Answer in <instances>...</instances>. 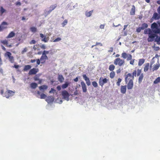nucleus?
<instances>
[{
  "label": "nucleus",
  "mask_w": 160,
  "mask_h": 160,
  "mask_svg": "<svg viewBox=\"0 0 160 160\" xmlns=\"http://www.w3.org/2000/svg\"><path fill=\"white\" fill-rule=\"evenodd\" d=\"M130 54H127L126 52H123L121 54L122 57L124 59H126L128 57V55Z\"/></svg>",
  "instance_id": "nucleus-23"
},
{
  "label": "nucleus",
  "mask_w": 160,
  "mask_h": 160,
  "mask_svg": "<svg viewBox=\"0 0 160 160\" xmlns=\"http://www.w3.org/2000/svg\"><path fill=\"white\" fill-rule=\"evenodd\" d=\"M67 23L68 20L66 19L65 20L62 24V26L63 27H64V26L67 24Z\"/></svg>",
  "instance_id": "nucleus-46"
},
{
  "label": "nucleus",
  "mask_w": 160,
  "mask_h": 160,
  "mask_svg": "<svg viewBox=\"0 0 160 160\" xmlns=\"http://www.w3.org/2000/svg\"><path fill=\"white\" fill-rule=\"evenodd\" d=\"M12 54L11 52H7L5 54V57H8L9 58V61L12 63L14 62V59L13 56H12Z\"/></svg>",
  "instance_id": "nucleus-6"
},
{
  "label": "nucleus",
  "mask_w": 160,
  "mask_h": 160,
  "mask_svg": "<svg viewBox=\"0 0 160 160\" xmlns=\"http://www.w3.org/2000/svg\"><path fill=\"white\" fill-rule=\"evenodd\" d=\"M28 50V49L26 47L24 48L23 49L21 53L22 54H24L25 52H27Z\"/></svg>",
  "instance_id": "nucleus-49"
},
{
  "label": "nucleus",
  "mask_w": 160,
  "mask_h": 160,
  "mask_svg": "<svg viewBox=\"0 0 160 160\" xmlns=\"http://www.w3.org/2000/svg\"><path fill=\"white\" fill-rule=\"evenodd\" d=\"M137 71L136 70H134L133 73H132V76H133V77L134 76L136 77L137 75Z\"/></svg>",
  "instance_id": "nucleus-51"
},
{
  "label": "nucleus",
  "mask_w": 160,
  "mask_h": 160,
  "mask_svg": "<svg viewBox=\"0 0 160 160\" xmlns=\"http://www.w3.org/2000/svg\"><path fill=\"white\" fill-rule=\"evenodd\" d=\"M36 42V41L34 40H31L29 42L30 44H35Z\"/></svg>",
  "instance_id": "nucleus-53"
},
{
  "label": "nucleus",
  "mask_w": 160,
  "mask_h": 160,
  "mask_svg": "<svg viewBox=\"0 0 160 160\" xmlns=\"http://www.w3.org/2000/svg\"><path fill=\"white\" fill-rule=\"evenodd\" d=\"M115 73L114 71H112L110 73V77L111 78H113L115 76Z\"/></svg>",
  "instance_id": "nucleus-34"
},
{
  "label": "nucleus",
  "mask_w": 160,
  "mask_h": 160,
  "mask_svg": "<svg viewBox=\"0 0 160 160\" xmlns=\"http://www.w3.org/2000/svg\"><path fill=\"white\" fill-rule=\"evenodd\" d=\"M114 64L119 67H123L125 64V61L120 58H117L114 60Z\"/></svg>",
  "instance_id": "nucleus-2"
},
{
  "label": "nucleus",
  "mask_w": 160,
  "mask_h": 160,
  "mask_svg": "<svg viewBox=\"0 0 160 160\" xmlns=\"http://www.w3.org/2000/svg\"><path fill=\"white\" fill-rule=\"evenodd\" d=\"M154 33V32L152 31L150 34H148V37L147 39V40L148 42H152L154 40L156 34V33Z\"/></svg>",
  "instance_id": "nucleus-5"
},
{
  "label": "nucleus",
  "mask_w": 160,
  "mask_h": 160,
  "mask_svg": "<svg viewBox=\"0 0 160 160\" xmlns=\"http://www.w3.org/2000/svg\"><path fill=\"white\" fill-rule=\"evenodd\" d=\"M104 28V25L103 24H101L100 26V28L101 29H103Z\"/></svg>",
  "instance_id": "nucleus-62"
},
{
  "label": "nucleus",
  "mask_w": 160,
  "mask_h": 160,
  "mask_svg": "<svg viewBox=\"0 0 160 160\" xmlns=\"http://www.w3.org/2000/svg\"><path fill=\"white\" fill-rule=\"evenodd\" d=\"M39 45H38L34 46L33 47V49L35 51L37 49V48L38 47V46Z\"/></svg>",
  "instance_id": "nucleus-59"
},
{
  "label": "nucleus",
  "mask_w": 160,
  "mask_h": 160,
  "mask_svg": "<svg viewBox=\"0 0 160 160\" xmlns=\"http://www.w3.org/2000/svg\"><path fill=\"white\" fill-rule=\"evenodd\" d=\"M40 47L41 48H42V49H45L46 48V47L44 45V44H42V45L41 46H40Z\"/></svg>",
  "instance_id": "nucleus-58"
},
{
  "label": "nucleus",
  "mask_w": 160,
  "mask_h": 160,
  "mask_svg": "<svg viewBox=\"0 0 160 160\" xmlns=\"http://www.w3.org/2000/svg\"><path fill=\"white\" fill-rule=\"evenodd\" d=\"M143 78V74L141 73L138 78V82L139 83H141Z\"/></svg>",
  "instance_id": "nucleus-27"
},
{
  "label": "nucleus",
  "mask_w": 160,
  "mask_h": 160,
  "mask_svg": "<svg viewBox=\"0 0 160 160\" xmlns=\"http://www.w3.org/2000/svg\"><path fill=\"white\" fill-rule=\"evenodd\" d=\"M92 86L95 88H97L98 86V83L96 81H93L92 82Z\"/></svg>",
  "instance_id": "nucleus-41"
},
{
  "label": "nucleus",
  "mask_w": 160,
  "mask_h": 160,
  "mask_svg": "<svg viewBox=\"0 0 160 160\" xmlns=\"http://www.w3.org/2000/svg\"><path fill=\"white\" fill-rule=\"evenodd\" d=\"M121 72V70L120 68H119L116 71V72L117 74H118L120 73Z\"/></svg>",
  "instance_id": "nucleus-61"
},
{
  "label": "nucleus",
  "mask_w": 160,
  "mask_h": 160,
  "mask_svg": "<svg viewBox=\"0 0 160 160\" xmlns=\"http://www.w3.org/2000/svg\"><path fill=\"white\" fill-rule=\"evenodd\" d=\"M62 95L63 98L67 101L69 100L70 95L69 93L67 91L64 90L62 91Z\"/></svg>",
  "instance_id": "nucleus-8"
},
{
  "label": "nucleus",
  "mask_w": 160,
  "mask_h": 160,
  "mask_svg": "<svg viewBox=\"0 0 160 160\" xmlns=\"http://www.w3.org/2000/svg\"><path fill=\"white\" fill-rule=\"evenodd\" d=\"M40 37L42 38V41L44 42H47L49 39V37H46L42 33L40 34Z\"/></svg>",
  "instance_id": "nucleus-10"
},
{
  "label": "nucleus",
  "mask_w": 160,
  "mask_h": 160,
  "mask_svg": "<svg viewBox=\"0 0 160 160\" xmlns=\"http://www.w3.org/2000/svg\"><path fill=\"white\" fill-rule=\"evenodd\" d=\"M152 18L155 20L158 19L160 18V15L157 13H154L153 14Z\"/></svg>",
  "instance_id": "nucleus-20"
},
{
  "label": "nucleus",
  "mask_w": 160,
  "mask_h": 160,
  "mask_svg": "<svg viewBox=\"0 0 160 160\" xmlns=\"http://www.w3.org/2000/svg\"><path fill=\"white\" fill-rule=\"evenodd\" d=\"M36 61L37 62V65L35 66V67H37L38 65L40 64L41 62H40L41 61L40 59H37Z\"/></svg>",
  "instance_id": "nucleus-45"
},
{
  "label": "nucleus",
  "mask_w": 160,
  "mask_h": 160,
  "mask_svg": "<svg viewBox=\"0 0 160 160\" xmlns=\"http://www.w3.org/2000/svg\"><path fill=\"white\" fill-rule=\"evenodd\" d=\"M57 7V5L56 4H55L54 5H52L50 6V10H52V11L54 9H55Z\"/></svg>",
  "instance_id": "nucleus-36"
},
{
  "label": "nucleus",
  "mask_w": 160,
  "mask_h": 160,
  "mask_svg": "<svg viewBox=\"0 0 160 160\" xmlns=\"http://www.w3.org/2000/svg\"><path fill=\"white\" fill-rule=\"evenodd\" d=\"M15 35V33L13 32L12 31L8 35L7 37L6 38H11L14 37Z\"/></svg>",
  "instance_id": "nucleus-19"
},
{
  "label": "nucleus",
  "mask_w": 160,
  "mask_h": 160,
  "mask_svg": "<svg viewBox=\"0 0 160 160\" xmlns=\"http://www.w3.org/2000/svg\"><path fill=\"white\" fill-rule=\"evenodd\" d=\"M1 42L4 45H6V46L8 44V41L7 40H2L1 41Z\"/></svg>",
  "instance_id": "nucleus-44"
},
{
  "label": "nucleus",
  "mask_w": 160,
  "mask_h": 160,
  "mask_svg": "<svg viewBox=\"0 0 160 160\" xmlns=\"http://www.w3.org/2000/svg\"><path fill=\"white\" fill-rule=\"evenodd\" d=\"M68 85L69 83L68 82H66L65 83L62 85V88L63 89L65 88L68 86Z\"/></svg>",
  "instance_id": "nucleus-37"
},
{
  "label": "nucleus",
  "mask_w": 160,
  "mask_h": 160,
  "mask_svg": "<svg viewBox=\"0 0 160 160\" xmlns=\"http://www.w3.org/2000/svg\"><path fill=\"white\" fill-rule=\"evenodd\" d=\"M145 59L144 58L140 59L139 60L138 62V65L139 66H141L145 62Z\"/></svg>",
  "instance_id": "nucleus-17"
},
{
  "label": "nucleus",
  "mask_w": 160,
  "mask_h": 160,
  "mask_svg": "<svg viewBox=\"0 0 160 160\" xmlns=\"http://www.w3.org/2000/svg\"><path fill=\"white\" fill-rule=\"evenodd\" d=\"M148 27V25L146 23H143L142 24V27H141L142 30H144L147 28Z\"/></svg>",
  "instance_id": "nucleus-35"
},
{
  "label": "nucleus",
  "mask_w": 160,
  "mask_h": 160,
  "mask_svg": "<svg viewBox=\"0 0 160 160\" xmlns=\"http://www.w3.org/2000/svg\"><path fill=\"white\" fill-rule=\"evenodd\" d=\"M132 56L131 54H129L128 55V57L127 58V61L130 60V64L132 65H133L135 61V59H132Z\"/></svg>",
  "instance_id": "nucleus-13"
},
{
  "label": "nucleus",
  "mask_w": 160,
  "mask_h": 160,
  "mask_svg": "<svg viewBox=\"0 0 160 160\" xmlns=\"http://www.w3.org/2000/svg\"><path fill=\"white\" fill-rule=\"evenodd\" d=\"M57 89L58 90L60 91L61 89V87L60 86H58L57 87Z\"/></svg>",
  "instance_id": "nucleus-64"
},
{
  "label": "nucleus",
  "mask_w": 160,
  "mask_h": 160,
  "mask_svg": "<svg viewBox=\"0 0 160 160\" xmlns=\"http://www.w3.org/2000/svg\"><path fill=\"white\" fill-rule=\"evenodd\" d=\"M97 45H100V46H102V44L100 42H97L96 43L95 45V46H97Z\"/></svg>",
  "instance_id": "nucleus-57"
},
{
  "label": "nucleus",
  "mask_w": 160,
  "mask_h": 160,
  "mask_svg": "<svg viewBox=\"0 0 160 160\" xmlns=\"http://www.w3.org/2000/svg\"><path fill=\"white\" fill-rule=\"evenodd\" d=\"M47 96L44 93L40 95V98L41 99H45Z\"/></svg>",
  "instance_id": "nucleus-48"
},
{
  "label": "nucleus",
  "mask_w": 160,
  "mask_h": 160,
  "mask_svg": "<svg viewBox=\"0 0 160 160\" xmlns=\"http://www.w3.org/2000/svg\"><path fill=\"white\" fill-rule=\"evenodd\" d=\"M121 92L122 93L124 94L126 92L127 90V86H121Z\"/></svg>",
  "instance_id": "nucleus-15"
},
{
  "label": "nucleus",
  "mask_w": 160,
  "mask_h": 160,
  "mask_svg": "<svg viewBox=\"0 0 160 160\" xmlns=\"http://www.w3.org/2000/svg\"><path fill=\"white\" fill-rule=\"evenodd\" d=\"M160 82V77H158L154 81V83L155 84H157Z\"/></svg>",
  "instance_id": "nucleus-39"
},
{
  "label": "nucleus",
  "mask_w": 160,
  "mask_h": 160,
  "mask_svg": "<svg viewBox=\"0 0 160 160\" xmlns=\"http://www.w3.org/2000/svg\"><path fill=\"white\" fill-rule=\"evenodd\" d=\"M31 68V66L29 65H26L24 66L23 70L24 71H26L30 69Z\"/></svg>",
  "instance_id": "nucleus-18"
},
{
  "label": "nucleus",
  "mask_w": 160,
  "mask_h": 160,
  "mask_svg": "<svg viewBox=\"0 0 160 160\" xmlns=\"http://www.w3.org/2000/svg\"><path fill=\"white\" fill-rule=\"evenodd\" d=\"M127 73L126 72L125 74ZM125 82L127 84V88L128 90L131 89L133 86V80L134 77L132 76L131 73H129L127 74H125Z\"/></svg>",
  "instance_id": "nucleus-1"
},
{
  "label": "nucleus",
  "mask_w": 160,
  "mask_h": 160,
  "mask_svg": "<svg viewBox=\"0 0 160 160\" xmlns=\"http://www.w3.org/2000/svg\"><path fill=\"white\" fill-rule=\"evenodd\" d=\"M135 8L134 5L132 6V8L130 11V13L131 15H134L135 14Z\"/></svg>",
  "instance_id": "nucleus-22"
},
{
  "label": "nucleus",
  "mask_w": 160,
  "mask_h": 160,
  "mask_svg": "<svg viewBox=\"0 0 160 160\" xmlns=\"http://www.w3.org/2000/svg\"><path fill=\"white\" fill-rule=\"evenodd\" d=\"M81 84L82 86L83 92H87V87L84 82H81Z\"/></svg>",
  "instance_id": "nucleus-14"
},
{
  "label": "nucleus",
  "mask_w": 160,
  "mask_h": 160,
  "mask_svg": "<svg viewBox=\"0 0 160 160\" xmlns=\"http://www.w3.org/2000/svg\"><path fill=\"white\" fill-rule=\"evenodd\" d=\"M142 29L141 27H139L137 29L136 31L138 32H141Z\"/></svg>",
  "instance_id": "nucleus-54"
},
{
  "label": "nucleus",
  "mask_w": 160,
  "mask_h": 160,
  "mask_svg": "<svg viewBox=\"0 0 160 160\" xmlns=\"http://www.w3.org/2000/svg\"><path fill=\"white\" fill-rule=\"evenodd\" d=\"M160 50V48L158 47H155L154 48V50L158 51Z\"/></svg>",
  "instance_id": "nucleus-56"
},
{
  "label": "nucleus",
  "mask_w": 160,
  "mask_h": 160,
  "mask_svg": "<svg viewBox=\"0 0 160 160\" xmlns=\"http://www.w3.org/2000/svg\"><path fill=\"white\" fill-rule=\"evenodd\" d=\"M8 25L7 22H3L0 25V31H1L3 29L7 28L6 26Z\"/></svg>",
  "instance_id": "nucleus-11"
},
{
  "label": "nucleus",
  "mask_w": 160,
  "mask_h": 160,
  "mask_svg": "<svg viewBox=\"0 0 160 160\" xmlns=\"http://www.w3.org/2000/svg\"><path fill=\"white\" fill-rule=\"evenodd\" d=\"M14 94V92H13L10 90H8L6 92H5L4 94V96L7 98H8L9 97L12 96Z\"/></svg>",
  "instance_id": "nucleus-7"
},
{
  "label": "nucleus",
  "mask_w": 160,
  "mask_h": 160,
  "mask_svg": "<svg viewBox=\"0 0 160 160\" xmlns=\"http://www.w3.org/2000/svg\"><path fill=\"white\" fill-rule=\"evenodd\" d=\"M30 30L32 32H36L37 30V28L35 27H32L30 28Z\"/></svg>",
  "instance_id": "nucleus-38"
},
{
  "label": "nucleus",
  "mask_w": 160,
  "mask_h": 160,
  "mask_svg": "<svg viewBox=\"0 0 160 160\" xmlns=\"http://www.w3.org/2000/svg\"><path fill=\"white\" fill-rule=\"evenodd\" d=\"M84 79L86 81V83L87 85L88 86H90L91 85V82L89 79L87 77L86 74H84L82 75Z\"/></svg>",
  "instance_id": "nucleus-12"
},
{
  "label": "nucleus",
  "mask_w": 160,
  "mask_h": 160,
  "mask_svg": "<svg viewBox=\"0 0 160 160\" xmlns=\"http://www.w3.org/2000/svg\"><path fill=\"white\" fill-rule=\"evenodd\" d=\"M141 70L138 69L137 70V76H139L140 75V74H141Z\"/></svg>",
  "instance_id": "nucleus-50"
},
{
  "label": "nucleus",
  "mask_w": 160,
  "mask_h": 160,
  "mask_svg": "<svg viewBox=\"0 0 160 160\" xmlns=\"http://www.w3.org/2000/svg\"><path fill=\"white\" fill-rule=\"evenodd\" d=\"M38 71L39 70L38 68H33L30 70L28 74L29 75L35 74L38 72Z\"/></svg>",
  "instance_id": "nucleus-9"
},
{
  "label": "nucleus",
  "mask_w": 160,
  "mask_h": 160,
  "mask_svg": "<svg viewBox=\"0 0 160 160\" xmlns=\"http://www.w3.org/2000/svg\"><path fill=\"white\" fill-rule=\"evenodd\" d=\"M48 87L46 85H43L39 87V88L40 90H46L48 88Z\"/></svg>",
  "instance_id": "nucleus-24"
},
{
  "label": "nucleus",
  "mask_w": 160,
  "mask_h": 160,
  "mask_svg": "<svg viewBox=\"0 0 160 160\" xmlns=\"http://www.w3.org/2000/svg\"><path fill=\"white\" fill-rule=\"evenodd\" d=\"M92 12H93L92 10L90 11L89 12H86V13H85L87 17H90L92 15Z\"/></svg>",
  "instance_id": "nucleus-33"
},
{
  "label": "nucleus",
  "mask_w": 160,
  "mask_h": 160,
  "mask_svg": "<svg viewBox=\"0 0 160 160\" xmlns=\"http://www.w3.org/2000/svg\"><path fill=\"white\" fill-rule=\"evenodd\" d=\"M149 63H146L144 68V71L145 72H147L149 69Z\"/></svg>",
  "instance_id": "nucleus-16"
},
{
  "label": "nucleus",
  "mask_w": 160,
  "mask_h": 160,
  "mask_svg": "<svg viewBox=\"0 0 160 160\" xmlns=\"http://www.w3.org/2000/svg\"><path fill=\"white\" fill-rule=\"evenodd\" d=\"M121 81H122L121 79L120 78H118V81L116 83V84L118 86H120V82H121Z\"/></svg>",
  "instance_id": "nucleus-42"
},
{
  "label": "nucleus",
  "mask_w": 160,
  "mask_h": 160,
  "mask_svg": "<svg viewBox=\"0 0 160 160\" xmlns=\"http://www.w3.org/2000/svg\"><path fill=\"white\" fill-rule=\"evenodd\" d=\"M42 55L43 56V57L45 58V59H46V60L48 59V57L46 55L42 54Z\"/></svg>",
  "instance_id": "nucleus-60"
},
{
  "label": "nucleus",
  "mask_w": 160,
  "mask_h": 160,
  "mask_svg": "<svg viewBox=\"0 0 160 160\" xmlns=\"http://www.w3.org/2000/svg\"><path fill=\"white\" fill-rule=\"evenodd\" d=\"M115 66L113 64H111L109 67V70L111 71H113V70L115 69Z\"/></svg>",
  "instance_id": "nucleus-30"
},
{
  "label": "nucleus",
  "mask_w": 160,
  "mask_h": 160,
  "mask_svg": "<svg viewBox=\"0 0 160 160\" xmlns=\"http://www.w3.org/2000/svg\"><path fill=\"white\" fill-rule=\"evenodd\" d=\"M156 38L155 39V41L157 42V43L159 44L160 42V37H159L157 35L156 36Z\"/></svg>",
  "instance_id": "nucleus-31"
},
{
  "label": "nucleus",
  "mask_w": 160,
  "mask_h": 160,
  "mask_svg": "<svg viewBox=\"0 0 160 160\" xmlns=\"http://www.w3.org/2000/svg\"><path fill=\"white\" fill-rule=\"evenodd\" d=\"M52 12V10H49L48 11H46L44 12V14H45V16H47L51 12Z\"/></svg>",
  "instance_id": "nucleus-47"
},
{
  "label": "nucleus",
  "mask_w": 160,
  "mask_h": 160,
  "mask_svg": "<svg viewBox=\"0 0 160 160\" xmlns=\"http://www.w3.org/2000/svg\"><path fill=\"white\" fill-rule=\"evenodd\" d=\"M160 67V65L158 64L155 65L153 68V71L154 70H156L158 69Z\"/></svg>",
  "instance_id": "nucleus-40"
},
{
  "label": "nucleus",
  "mask_w": 160,
  "mask_h": 160,
  "mask_svg": "<svg viewBox=\"0 0 160 160\" xmlns=\"http://www.w3.org/2000/svg\"><path fill=\"white\" fill-rule=\"evenodd\" d=\"M46 100L47 102H51L53 101V98L51 96H48L46 99Z\"/></svg>",
  "instance_id": "nucleus-29"
},
{
  "label": "nucleus",
  "mask_w": 160,
  "mask_h": 160,
  "mask_svg": "<svg viewBox=\"0 0 160 160\" xmlns=\"http://www.w3.org/2000/svg\"><path fill=\"white\" fill-rule=\"evenodd\" d=\"M113 51V48L112 47H111L110 48V50L108 51L109 52H112Z\"/></svg>",
  "instance_id": "nucleus-63"
},
{
  "label": "nucleus",
  "mask_w": 160,
  "mask_h": 160,
  "mask_svg": "<svg viewBox=\"0 0 160 160\" xmlns=\"http://www.w3.org/2000/svg\"><path fill=\"white\" fill-rule=\"evenodd\" d=\"M55 91V90L54 89H53L52 88L51 89V90L49 91V93H54Z\"/></svg>",
  "instance_id": "nucleus-55"
},
{
  "label": "nucleus",
  "mask_w": 160,
  "mask_h": 160,
  "mask_svg": "<svg viewBox=\"0 0 160 160\" xmlns=\"http://www.w3.org/2000/svg\"><path fill=\"white\" fill-rule=\"evenodd\" d=\"M38 84L35 82H32L30 84V86L32 88L35 89L37 87Z\"/></svg>",
  "instance_id": "nucleus-25"
},
{
  "label": "nucleus",
  "mask_w": 160,
  "mask_h": 160,
  "mask_svg": "<svg viewBox=\"0 0 160 160\" xmlns=\"http://www.w3.org/2000/svg\"><path fill=\"white\" fill-rule=\"evenodd\" d=\"M61 40H62V39L61 38L58 37V38H57L54 39L53 40V42H58L60 41Z\"/></svg>",
  "instance_id": "nucleus-43"
},
{
  "label": "nucleus",
  "mask_w": 160,
  "mask_h": 160,
  "mask_svg": "<svg viewBox=\"0 0 160 160\" xmlns=\"http://www.w3.org/2000/svg\"><path fill=\"white\" fill-rule=\"evenodd\" d=\"M40 60L42 64H43L46 62V60L42 55L40 58Z\"/></svg>",
  "instance_id": "nucleus-32"
},
{
  "label": "nucleus",
  "mask_w": 160,
  "mask_h": 160,
  "mask_svg": "<svg viewBox=\"0 0 160 160\" xmlns=\"http://www.w3.org/2000/svg\"><path fill=\"white\" fill-rule=\"evenodd\" d=\"M49 53V51H46V50H44L43 52H42V54H44V55H46L47 54H48Z\"/></svg>",
  "instance_id": "nucleus-52"
},
{
  "label": "nucleus",
  "mask_w": 160,
  "mask_h": 160,
  "mask_svg": "<svg viewBox=\"0 0 160 160\" xmlns=\"http://www.w3.org/2000/svg\"><path fill=\"white\" fill-rule=\"evenodd\" d=\"M152 31L155 33H159L160 32V25H158L155 22L153 23L151 26Z\"/></svg>",
  "instance_id": "nucleus-3"
},
{
  "label": "nucleus",
  "mask_w": 160,
  "mask_h": 160,
  "mask_svg": "<svg viewBox=\"0 0 160 160\" xmlns=\"http://www.w3.org/2000/svg\"><path fill=\"white\" fill-rule=\"evenodd\" d=\"M58 78V81L60 82H62L64 80V78L62 75H59Z\"/></svg>",
  "instance_id": "nucleus-28"
},
{
  "label": "nucleus",
  "mask_w": 160,
  "mask_h": 160,
  "mask_svg": "<svg viewBox=\"0 0 160 160\" xmlns=\"http://www.w3.org/2000/svg\"><path fill=\"white\" fill-rule=\"evenodd\" d=\"M6 12V10L5 9L2 7H0V13L1 15H2L4 12Z\"/></svg>",
  "instance_id": "nucleus-26"
},
{
  "label": "nucleus",
  "mask_w": 160,
  "mask_h": 160,
  "mask_svg": "<svg viewBox=\"0 0 160 160\" xmlns=\"http://www.w3.org/2000/svg\"><path fill=\"white\" fill-rule=\"evenodd\" d=\"M152 31L149 28L145 29L144 30V33L145 34H150L152 32Z\"/></svg>",
  "instance_id": "nucleus-21"
},
{
  "label": "nucleus",
  "mask_w": 160,
  "mask_h": 160,
  "mask_svg": "<svg viewBox=\"0 0 160 160\" xmlns=\"http://www.w3.org/2000/svg\"><path fill=\"white\" fill-rule=\"evenodd\" d=\"M109 81V79L106 78H103V77H101L100 78L99 80V84L100 86L101 87H102L103 85L108 82Z\"/></svg>",
  "instance_id": "nucleus-4"
}]
</instances>
